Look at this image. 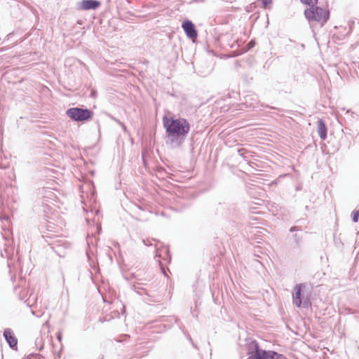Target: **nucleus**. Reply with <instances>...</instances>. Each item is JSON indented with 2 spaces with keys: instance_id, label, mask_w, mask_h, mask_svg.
I'll return each instance as SVG.
<instances>
[{
  "instance_id": "1",
  "label": "nucleus",
  "mask_w": 359,
  "mask_h": 359,
  "mask_svg": "<svg viewBox=\"0 0 359 359\" xmlns=\"http://www.w3.org/2000/svg\"><path fill=\"white\" fill-rule=\"evenodd\" d=\"M165 142L171 148H179L184 142L190 130L189 121L183 118L164 117Z\"/></svg>"
},
{
  "instance_id": "9",
  "label": "nucleus",
  "mask_w": 359,
  "mask_h": 359,
  "mask_svg": "<svg viewBox=\"0 0 359 359\" xmlns=\"http://www.w3.org/2000/svg\"><path fill=\"white\" fill-rule=\"evenodd\" d=\"M318 133L321 140H325L327 137V128L325 122L322 119H319L317 123Z\"/></svg>"
},
{
  "instance_id": "3",
  "label": "nucleus",
  "mask_w": 359,
  "mask_h": 359,
  "mask_svg": "<svg viewBox=\"0 0 359 359\" xmlns=\"http://www.w3.org/2000/svg\"><path fill=\"white\" fill-rule=\"evenodd\" d=\"M304 15L309 21H316L323 26L329 19L330 13L326 9L313 5L304 11Z\"/></svg>"
},
{
  "instance_id": "18",
  "label": "nucleus",
  "mask_w": 359,
  "mask_h": 359,
  "mask_svg": "<svg viewBox=\"0 0 359 359\" xmlns=\"http://www.w3.org/2000/svg\"><path fill=\"white\" fill-rule=\"evenodd\" d=\"M296 229H297V227H296V226H293V227H292V228L290 229V231H295V230H296Z\"/></svg>"
},
{
  "instance_id": "4",
  "label": "nucleus",
  "mask_w": 359,
  "mask_h": 359,
  "mask_svg": "<svg viewBox=\"0 0 359 359\" xmlns=\"http://www.w3.org/2000/svg\"><path fill=\"white\" fill-rule=\"evenodd\" d=\"M66 114L74 121L83 122L90 119L93 112L88 109L72 107L67 110Z\"/></svg>"
},
{
  "instance_id": "16",
  "label": "nucleus",
  "mask_w": 359,
  "mask_h": 359,
  "mask_svg": "<svg viewBox=\"0 0 359 359\" xmlns=\"http://www.w3.org/2000/svg\"><path fill=\"white\" fill-rule=\"evenodd\" d=\"M158 262H159L160 269H161V270L165 269V266L164 265V264L160 260H158Z\"/></svg>"
},
{
  "instance_id": "10",
  "label": "nucleus",
  "mask_w": 359,
  "mask_h": 359,
  "mask_svg": "<svg viewBox=\"0 0 359 359\" xmlns=\"http://www.w3.org/2000/svg\"><path fill=\"white\" fill-rule=\"evenodd\" d=\"M154 241L155 242L154 246L156 248V257H161L163 254H166V255L168 254V251L167 248H163L161 249L158 246V243H157L156 241Z\"/></svg>"
},
{
  "instance_id": "19",
  "label": "nucleus",
  "mask_w": 359,
  "mask_h": 359,
  "mask_svg": "<svg viewBox=\"0 0 359 359\" xmlns=\"http://www.w3.org/2000/svg\"><path fill=\"white\" fill-rule=\"evenodd\" d=\"M249 45H250V46H251V47H252V46H254V43H253V42H252V41H251V42L249 43Z\"/></svg>"
},
{
  "instance_id": "17",
  "label": "nucleus",
  "mask_w": 359,
  "mask_h": 359,
  "mask_svg": "<svg viewBox=\"0 0 359 359\" xmlns=\"http://www.w3.org/2000/svg\"><path fill=\"white\" fill-rule=\"evenodd\" d=\"M144 243H145L146 245H153L149 241H147V242L145 241H144Z\"/></svg>"
},
{
  "instance_id": "15",
  "label": "nucleus",
  "mask_w": 359,
  "mask_h": 359,
  "mask_svg": "<svg viewBox=\"0 0 359 359\" xmlns=\"http://www.w3.org/2000/svg\"><path fill=\"white\" fill-rule=\"evenodd\" d=\"M302 237L297 233L294 235V241L297 246L300 245Z\"/></svg>"
},
{
  "instance_id": "13",
  "label": "nucleus",
  "mask_w": 359,
  "mask_h": 359,
  "mask_svg": "<svg viewBox=\"0 0 359 359\" xmlns=\"http://www.w3.org/2000/svg\"><path fill=\"white\" fill-rule=\"evenodd\" d=\"M352 219L354 222H357L359 218V210H355L351 214Z\"/></svg>"
},
{
  "instance_id": "5",
  "label": "nucleus",
  "mask_w": 359,
  "mask_h": 359,
  "mask_svg": "<svg viewBox=\"0 0 359 359\" xmlns=\"http://www.w3.org/2000/svg\"><path fill=\"white\" fill-rule=\"evenodd\" d=\"M255 352L248 359H287L282 354H279L274 351H266L258 349L257 345Z\"/></svg>"
},
{
  "instance_id": "14",
  "label": "nucleus",
  "mask_w": 359,
  "mask_h": 359,
  "mask_svg": "<svg viewBox=\"0 0 359 359\" xmlns=\"http://www.w3.org/2000/svg\"><path fill=\"white\" fill-rule=\"evenodd\" d=\"M302 3L309 5V6H313L315 5L318 0H301Z\"/></svg>"
},
{
  "instance_id": "2",
  "label": "nucleus",
  "mask_w": 359,
  "mask_h": 359,
  "mask_svg": "<svg viewBox=\"0 0 359 359\" xmlns=\"http://www.w3.org/2000/svg\"><path fill=\"white\" fill-rule=\"evenodd\" d=\"M308 285L306 283L297 284L294 287L292 294L293 304L297 307H307L309 302V297L307 292Z\"/></svg>"
},
{
  "instance_id": "12",
  "label": "nucleus",
  "mask_w": 359,
  "mask_h": 359,
  "mask_svg": "<svg viewBox=\"0 0 359 359\" xmlns=\"http://www.w3.org/2000/svg\"><path fill=\"white\" fill-rule=\"evenodd\" d=\"M238 153L243 158H247L248 157V154H249V152L245 149L241 148L238 149Z\"/></svg>"
},
{
  "instance_id": "21",
  "label": "nucleus",
  "mask_w": 359,
  "mask_h": 359,
  "mask_svg": "<svg viewBox=\"0 0 359 359\" xmlns=\"http://www.w3.org/2000/svg\"><path fill=\"white\" fill-rule=\"evenodd\" d=\"M57 338H58V339H59V340H60L61 337H60V334L58 335Z\"/></svg>"
},
{
  "instance_id": "8",
  "label": "nucleus",
  "mask_w": 359,
  "mask_h": 359,
  "mask_svg": "<svg viewBox=\"0 0 359 359\" xmlns=\"http://www.w3.org/2000/svg\"><path fill=\"white\" fill-rule=\"evenodd\" d=\"M4 336L11 348L17 346L18 341L11 329H6L4 332Z\"/></svg>"
},
{
  "instance_id": "7",
  "label": "nucleus",
  "mask_w": 359,
  "mask_h": 359,
  "mask_svg": "<svg viewBox=\"0 0 359 359\" xmlns=\"http://www.w3.org/2000/svg\"><path fill=\"white\" fill-rule=\"evenodd\" d=\"M100 5L97 0H83L80 4V8L82 10L96 9Z\"/></svg>"
},
{
  "instance_id": "20",
  "label": "nucleus",
  "mask_w": 359,
  "mask_h": 359,
  "mask_svg": "<svg viewBox=\"0 0 359 359\" xmlns=\"http://www.w3.org/2000/svg\"><path fill=\"white\" fill-rule=\"evenodd\" d=\"M163 271V273L165 276H166L165 270H163V271Z\"/></svg>"
},
{
  "instance_id": "11",
  "label": "nucleus",
  "mask_w": 359,
  "mask_h": 359,
  "mask_svg": "<svg viewBox=\"0 0 359 359\" xmlns=\"http://www.w3.org/2000/svg\"><path fill=\"white\" fill-rule=\"evenodd\" d=\"M261 2L262 7L266 9H270L273 4L272 0H261Z\"/></svg>"
},
{
  "instance_id": "6",
  "label": "nucleus",
  "mask_w": 359,
  "mask_h": 359,
  "mask_svg": "<svg viewBox=\"0 0 359 359\" xmlns=\"http://www.w3.org/2000/svg\"><path fill=\"white\" fill-rule=\"evenodd\" d=\"M182 28L190 39H196L197 37V32L195 29V26L191 21H184L182 22Z\"/></svg>"
}]
</instances>
